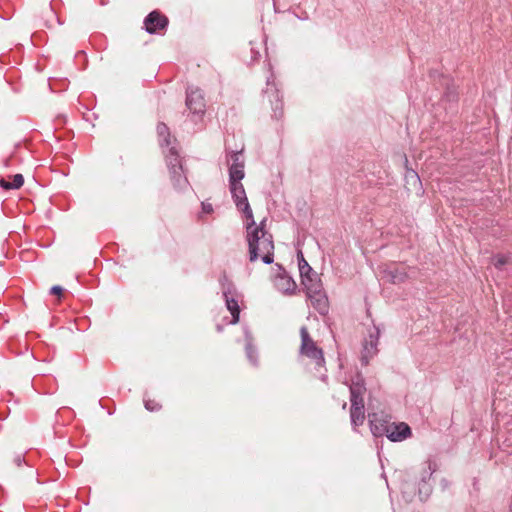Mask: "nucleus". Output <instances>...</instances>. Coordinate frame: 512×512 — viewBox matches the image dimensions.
<instances>
[{
	"label": "nucleus",
	"mask_w": 512,
	"mask_h": 512,
	"mask_svg": "<svg viewBox=\"0 0 512 512\" xmlns=\"http://www.w3.org/2000/svg\"><path fill=\"white\" fill-rule=\"evenodd\" d=\"M246 230L250 262L261 257L265 264L273 263L274 242L272 234L266 230V219H263L259 225H256L254 218L248 220Z\"/></svg>",
	"instance_id": "nucleus-1"
},
{
	"label": "nucleus",
	"mask_w": 512,
	"mask_h": 512,
	"mask_svg": "<svg viewBox=\"0 0 512 512\" xmlns=\"http://www.w3.org/2000/svg\"><path fill=\"white\" fill-rule=\"evenodd\" d=\"M301 283L305 287L306 295L310 299L312 306L320 314H326L328 312V299L318 274L314 272L301 278Z\"/></svg>",
	"instance_id": "nucleus-2"
},
{
	"label": "nucleus",
	"mask_w": 512,
	"mask_h": 512,
	"mask_svg": "<svg viewBox=\"0 0 512 512\" xmlns=\"http://www.w3.org/2000/svg\"><path fill=\"white\" fill-rule=\"evenodd\" d=\"M301 346L300 353L315 361L316 365L322 367L325 363L323 351L311 338L306 326L300 328Z\"/></svg>",
	"instance_id": "nucleus-3"
},
{
	"label": "nucleus",
	"mask_w": 512,
	"mask_h": 512,
	"mask_svg": "<svg viewBox=\"0 0 512 512\" xmlns=\"http://www.w3.org/2000/svg\"><path fill=\"white\" fill-rule=\"evenodd\" d=\"M264 94L268 97L270 103L272 104V117L277 120L282 119L284 115L282 96L280 95L273 75L267 78Z\"/></svg>",
	"instance_id": "nucleus-4"
},
{
	"label": "nucleus",
	"mask_w": 512,
	"mask_h": 512,
	"mask_svg": "<svg viewBox=\"0 0 512 512\" xmlns=\"http://www.w3.org/2000/svg\"><path fill=\"white\" fill-rule=\"evenodd\" d=\"M165 157L174 185L182 187V182H186V178H182L183 168L177 148L175 146L168 148V153L165 154Z\"/></svg>",
	"instance_id": "nucleus-5"
},
{
	"label": "nucleus",
	"mask_w": 512,
	"mask_h": 512,
	"mask_svg": "<svg viewBox=\"0 0 512 512\" xmlns=\"http://www.w3.org/2000/svg\"><path fill=\"white\" fill-rule=\"evenodd\" d=\"M186 106L194 115H203L206 110V103L202 90L198 87L189 86L186 90Z\"/></svg>",
	"instance_id": "nucleus-6"
},
{
	"label": "nucleus",
	"mask_w": 512,
	"mask_h": 512,
	"mask_svg": "<svg viewBox=\"0 0 512 512\" xmlns=\"http://www.w3.org/2000/svg\"><path fill=\"white\" fill-rule=\"evenodd\" d=\"M230 191L236 207L244 213L247 221L252 220V218H254L253 213L248 203V199L246 197L245 189L242 183H232V185H230Z\"/></svg>",
	"instance_id": "nucleus-7"
},
{
	"label": "nucleus",
	"mask_w": 512,
	"mask_h": 512,
	"mask_svg": "<svg viewBox=\"0 0 512 512\" xmlns=\"http://www.w3.org/2000/svg\"><path fill=\"white\" fill-rule=\"evenodd\" d=\"M368 418L372 434L375 437H382L384 435L387 437L390 426L393 423L391 422V418L378 413L369 414Z\"/></svg>",
	"instance_id": "nucleus-8"
},
{
	"label": "nucleus",
	"mask_w": 512,
	"mask_h": 512,
	"mask_svg": "<svg viewBox=\"0 0 512 512\" xmlns=\"http://www.w3.org/2000/svg\"><path fill=\"white\" fill-rule=\"evenodd\" d=\"M230 161L232 162L229 167V182L230 185L241 183L244 178V160L241 152H233L230 155Z\"/></svg>",
	"instance_id": "nucleus-9"
},
{
	"label": "nucleus",
	"mask_w": 512,
	"mask_h": 512,
	"mask_svg": "<svg viewBox=\"0 0 512 512\" xmlns=\"http://www.w3.org/2000/svg\"><path fill=\"white\" fill-rule=\"evenodd\" d=\"M382 278L392 284H401L409 278L408 268L402 264H393L383 270Z\"/></svg>",
	"instance_id": "nucleus-10"
},
{
	"label": "nucleus",
	"mask_w": 512,
	"mask_h": 512,
	"mask_svg": "<svg viewBox=\"0 0 512 512\" xmlns=\"http://www.w3.org/2000/svg\"><path fill=\"white\" fill-rule=\"evenodd\" d=\"M168 25V18L159 11H152L144 19L145 30L154 34L164 30Z\"/></svg>",
	"instance_id": "nucleus-11"
},
{
	"label": "nucleus",
	"mask_w": 512,
	"mask_h": 512,
	"mask_svg": "<svg viewBox=\"0 0 512 512\" xmlns=\"http://www.w3.org/2000/svg\"><path fill=\"white\" fill-rule=\"evenodd\" d=\"M223 295L225 297L227 309L232 315L231 323L236 324L239 321L240 308L237 299L234 297L235 288L232 283L229 282L227 285L223 284Z\"/></svg>",
	"instance_id": "nucleus-12"
},
{
	"label": "nucleus",
	"mask_w": 512,
	"mask_h": 512,
	"mask_svg": "<svg viewBox=\"0 0 512 512\" xmlns=\"http://www.w3.org/2000/svg\"><path fill=\"white\" fill-rule=\"evenodd\" d=\"M378 338H379V330L375 328L373 332L369 333L367 339H365L363 344V352H362V362L367 365L369 363V359H371L374 355L377 354L378 349Z\"/></svg>",
	"instance_id": "nucleus-13"
},
{
	"label": "nucleus",
	"mask_w": 512,
	"mask_h": 512,
	"mask_svg": "<svg viewBox=\"0 0 512 512\" xmlns=\"http://www.w3.org/2000/svg\"><path fill=\"white\" fill-rule=\"evenodd\" d=\"M412 435L411 428L405 422H393L390 426L389 432L387 434V438L392 442H401Z\"/></svg>",
	"instance_id": "nucleus-14"
},
{
	"label": "nucleus",
	"mask_w": 512,
	"mask_h": 512,
	"mask_svg": "<svg viewBox=\"0 0 512 512\" xmlns=\"http://www.w3.org/2000/svg\"><path fill=\"white\" fill-rule=\"evenodd\" d=\"M274 286L285 294H292L296 289V283L285 271L278 273L274 278Z\"/></svg>",
	"instance_id": "nucleus-15"
},
{
	"label": "nucleus",
	"mask_w": 512,
	"mask_h": 512,
	"mask_svg": "<svg viewBox=\"0 0 512 512\" xmlns=\"http://www.w3.org/2000/svg\"><path fill=\"white\" fill-rule=\"evenodd\" d=\"M350 390V402L351 403H364V394L366 392V387L364 380L360 377H357L356 381H353L349 387Z\"/></svg>",
	"instance_id": "nucleus-16"
},
{
	"label": "nucleus",
	"mask_w": 512,
	"mask_h": 512,
	"mask_svg": "<svg viewBox=\"0 0 512 512\" xmlns=\"http://www.w3.org/2000/svg\"><path fill=\"white\" fill-rule=\"evenodd\" d=\"M351 423L354 428L361 426L365 420V406L364 403H351L350 408Z\"/></svg>",
	"instance_id": "nucleus-17"
},
{
	"label": "nucleus",
	"mask_w": 512,
	"mask_h": 512,
	"mask_svg": "<svg viewBox=\"0 0 512 512\" xmlns=\"http://www.w3.org/2000/svg\"><path fill=\"white\" fill-rule=\"evenodd\" d=\"M158 141L162 148H170L176 139L171 137L170 130L165 123H159L157 125Z\"/></svg>",
	"instance_id": "nucleus-18"
},
{
	"label": "nucleus",
	"mask_w": 512,
	"mask_h": 512,
	"mask_svg": "<svg viewBox=\"0 0 512 512\" xmlns=\"http://www.w3.org/2000/svg\"><path fill=\"white\" fill-rule=\"evenodd\" d=\"M297 257H298V265H299V272H300L301 278L314 273L311 266L304 259V256L301 251L298 252Z\"/></svg>",
	"instance_id": "nucleus-19"
},
{
	"label": "nucleus",
	"mask_w": 512,
	"mask_h": 512,
	"mask_svg": "<svg viewBox=\"0 0 512 512\" xmlns=\"http://www.w3.org/2000/svg\"><path fill=\"white\" fill-rule=\"evenodd\" d=\"M144 405L145 408L151 412L158 411L161 408V405L157 401L152 399H145Z\"/></svg>",
	"instance_id": "nucleus-20"
},
{
	"label": "nucleus",
	"mask_w": 512,
	"mask_h": 512,
	"mask_svg": "<svg viewBox=\"0 0 512 512\" xmlns=\"http://www.w3.org/2000/svg\"><path fill=\"white\" fill-rule=\"evenodd\" d=\"M12 186L14 189H19L24 184V177L22 174H15L12 179Z\"/></svg>",
	"instance_id": "nucleus-21"
},
{
	"label": "nucleus",
	"mask_w": 512,
	"mask_h": 512,
	"mask_svg": "<svg viewBox=\"0 0 512 512\" xmlns=\"http://www.w3.org/2000/svg\"><path fill=\"white\" fill-rule=\"evenodd\" d=\"M246 353H247V356H248L249 360H250L252 363H254V364H255V363H256V359L254 358V353H255V351H254V348L252 347V345H251V344H248V345L246 346Z\"/></svg>",
	"instance_id": "nucleus-22"
},
{
	"label": "nucleus",
	"mask_w": 512,
	"mask_h": 512,
	"mask_svg": "<svg viewBox=\"0 0 512 512\" xmlns=\"http://www.w3.org/2000/svg\"><path fill=\"white\" fill-rule=\"evenodd\" d=\"M493 260V263L497 268H501L507 262V259L504 256H496Z\"/></svg>",
	"instance_id": "nucleus-23"
},
{
	"label": "nucleus",
	"mask_w": 512,
	"mask_h": 512,
	"mask_svg": "<svg viewBox=\"0 0 512 512\" xmlns=\"http://www.w3.org/2000/svg\"><path fill=\"white\" fill-rule=\"evenodd\" d=\"M50 293L52 295H56L58 297H61L62 296V293H63V288L61 286H58V285H55L53 286L51 289H50Z\"/></svg>",
	"instance_id": "nucleus-24"
},
{
	"label": "nucleus",
	"mask_w": 512,
	"mask_h": 512,
	"mask_svg": "<svg viewBox=\"0 0 512 512\" xmlns=\"http://www.w3.org/2000/svg\"><path fill=\"white\" fill-rule=\"evenodd\" d=\"M25 459H24V456L22 454H17L14 459H13V462L16 466L18 467H21L22 464L24 463Z\"/></svg>",
	"instance_id": "nucleus-25"
},
{
	"label": "nucleus",
	"mask_w": 512,
	"mask_h": 512,
	"mask_svg": "<svg viewBox=\"0 0 512 512\" xmlns=\"http://www.w3.org/2000/svg\"><path fill=\"white\" fill-rule=\"evenodd\" d=\"M0 187L5 190L14 189L12 183H10V181L5 180L4 178L0 180Z\"/></svg>",
	"instance_id": "nucleus-26"
},
{
	"label": "nucleus",
	"mask_w": 512,
	"mask_h": 512,
	"mask_svg": "<svg viewBox=\"0 0 512 512\" xmlns=\"http://www.w3.org/2000/svg\"><path fill=\"white\" fill-rule=\"evenodd\" d=\"M202 209L204 212L206 213H211L213 208H212V205L211 204H208V203H202Z\"/></svg>",
	"instance_id": "nucleus-27"
},
{
	"label": "nucleus",
	"mask_w": 512,
	"mask_h": 512,
	"mask_svg": "<svg viewBox=\"0 0 512 512\" xmlns=\"http://www.w3.org/2000/svg\"><path fill=\"white\" fill-rule=\"evenodd\" d=\"M347 406V403L346 402H343V405H342V408L345 409Z\"/></svg>",
	"instance_id": "nucleus-28"
}]
</instances>
